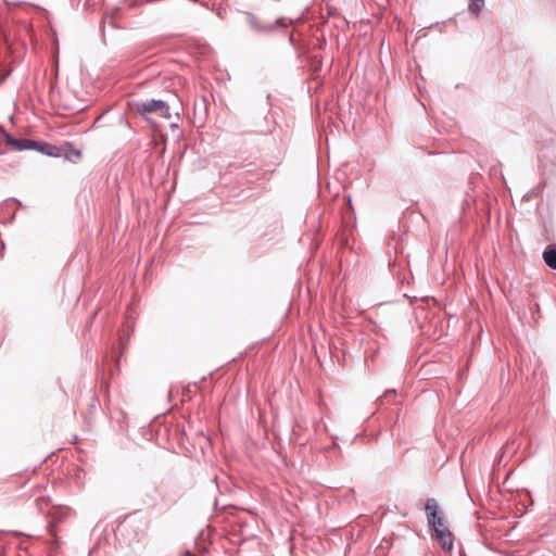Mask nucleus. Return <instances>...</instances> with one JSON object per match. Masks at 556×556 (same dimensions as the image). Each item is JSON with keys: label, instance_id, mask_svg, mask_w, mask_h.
<instances>
[{"label": "nucleus", "instance_id": "obj_1", "mask_svg": "<svg viewBox=\"0 0 556 556\" xmlns=\"http://www.w3.org/2000/svg\"><path fill=\"white\" fill-rule=\"evenodd\" d=\"M425 511L428 526L433 532L440 530V528H448L446 517L434 498L427 500Z\"/></svg>", "mask_w": 556, "mask_h": 556}, {"label": "nucleus", "instance_id": "obj_2", "mask_svg": "<svg viewBox=\"0 0 556 556\" xmlns=\"http://www.w3.org/2000/svg\"><path fill=\"white\" fill-rule=\"evenodd\" d=\"M248 22L250 24V26L256 30V31H266V33H269V31H273L276 27H288L289 25H292L293 24V20H290V18H286V17H279L275 21L274 24H269V25H262L260 23V21L257 20V17L252 14V13H249L248 14Z\"/></svg>", "mask_w": 556, "mask_h": 556}, {"label": "nucleus", "instance_id": "obj_3", "mask_svg": "<svg viewBox=\"0 0 556 556\" xmlns=\"http://www.w3.org/2000/svg\"><path fill=\"white\" fill-rule=\"evenodd\" d=\"M0 130L3 132L5 143L16 151L33 150V148H36V140L27 138H15L9 134L1 125Z\"/></svg>", "mask_w": 556, "mask_h": 556}, {"label": "nucleus", "instance_id": "obj_4", "mask_svg": "<svg viewBox=\"0 0 556 556\" xmlns=\"http://www.w3.org/2000/svg\"><path fill=\"white\" fill-rule=\"evenodd\" d=\"M432 538L439 543L443 551L452 552L455 536L448 528H440V530L432 533Z\"/></svg>", "mask_w": 556, "mask_h": 556}, {"label": "nucleus", "instance_id": "obj_5", "mask_svg": "<svg viewBox=\"0 0 556 556\" xmlns=\"http://www.w3.org/2000/svg\"><path fill=\"white\" fill-rule=\"evenodd\" d=\"M164 102L156 99L138 102L136 104V112L141 116H144L147 113L159 112L161 109H164Z\"/></svg>", "mask_w": 556, "mask_h": 556}, {"label": "nucleus", "instance_id": "obj_6", "mask_svg": "<svg viewBox=\"0 0 556 556\" xmlns=\"http://www.w3.org/2000/svg\"><path fill=\"white\" fill-rule=\"evenodd\" d=\"M33 150L52 157L61 156V151L56 146L45 141H36V148H33Z\"/></svg>", "mask_w": 556, "mask_h": 556}, {"label": "nucleus", "instance_id": "obj_7", "mask_svg": "<svg viewBox=\"0 0 556 556\" xmlns=\"http://www.w3.org/2000/svg\"><path fill=\"white\" fill-rule=\"evenodd\" d=\"M64 516L62 513L60 511H55L52 516H51V520L49 521L48 526H47V531L48 533L50 534V536L52 538L53 542L55 544H58V535H56V525L59 522H61L63 520Z\"/></svg>", "mask_w": 556, "mask_h": 556}, {"label": "nucleus", "instance_id": "obj_8", "mask_svg": "<svg viewBox=\"0 0 556 556\" xmlns=\"http://www.w3.org/2000/svg\"><path fill=\"white\" fill-rule=\"evenodd\" d=\"M543 260L551 269L556 270V244H549L543 251Z\"/></svg>", "mask_w": 556, "mask_h": 556}, {"label": "nucleus", "instance_id": "obj_9", "mask_svg": "<svg viewBox=\"0 0 556 556\" xmlns=\"http://www.w3.org/2000/svg\"><path fill=\"white\" fill-rule=\"evenodd\" d=\"M484 5V0H470L469 4H468V11L475 15V16H478L479 13L481 12V9L483 8Z\"/></svg>", "mask_w": 556, "mask_h": 556}, {"label": "nucleus", "instance_id": "obj_10", "mask_svg": "<svg viewBox=\"0 0 556 556\" xmlns=\"http://www.w3.org/2000/svg\"><path fill=\"white\" fill-rule=\"evenodd\" d=\"M160 116L166 118V119H170L172 118V113L169 111V106L166 102H164V109H161L160 111Z\"/></svg>", "mask_w": 556, "mask_h": 556}, {"label": "nucleus", "instance_id": "obj_11", "mask_svg": "<svg viewBox=\"0 0 556 556\" xmlns=\"http://www.w3.org/2000/svg\"><path fill=\"white\" fill-rule=\"evenodd\" d=\"M96 402H98V399L96 396H92V403H91V408H96Z\"/></svg>", "mask_w": 556, "mask_h": 556}, {"label": "nucleus", "instance_id": "obj_12", "mask_svg": "<svg viewBox=\"0 0 556 556\" xmlns=\"http://www.w3.org/2000/svg\"><path fill=\"white\" fill-rule=\"evenodd\" d=\"M170 127H172V128H177V127H178V125H177L176 123H173V124H170Z\"/></svg>", "mask_w": 556, "mask_h": 556}, {"label": "nucleus", "instance_id": "obj_13", "mask_svg": "<svg viewBox=\"0 0 556 556\" xmlns=\"http://www.w3.org/2000/svg\"><path fill=\"white\" fill-rule=\"evenodd\" d=\"M5 155V151H0V156Z\"/></svg>", "mask_w": 556, "mask_h": 556}]
</instances>
